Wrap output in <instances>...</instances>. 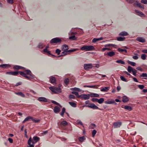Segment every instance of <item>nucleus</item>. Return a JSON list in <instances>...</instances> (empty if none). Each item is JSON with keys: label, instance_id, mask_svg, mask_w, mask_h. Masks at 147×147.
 <instances>
[{"label": "nucleus", "instance_id": "nucleus-21", "mask_svg": "<svg viewBox=\"0 0 147 147\" xmlns=\"http://www.w3.org/2000/svg\"><path fill=\"white\" fill-rule=\"evenodd\" d=\"M53 111L55 113H57L59 112L60 111V109L58 107L56 106L55 107Z\"/></svg>", "mask_w": 147, "mask_h": 147}, {"label": "nucleus", "instance_id": "nucleus-35", "mask_svg": "<svg viewBox=\"0 0 147 147\" xmlns=\"http://www.w3.org/2000/svg\"><path fill=\"white\" fill-rule=\"evenodd\" d=\"M133 68L130 66H129L127 67V70L128 72L129 73H131L132 72Z\"/></svg>", "mask_w": 147, "mask_h": 147}, {"label": "nucleus", "instance_id": "nucleus-49", "mask_svg": "<svg viewBox=\"0 0 147 147\" xmlns=\"http://www.w3.org/2000/svg\"><path fill=\"white\" fill-rule=\"evenodd\" d=\"M52 103H53V104H55V105H57L58 106H59L60 107H62L60 105L59 103H57L54 100H52Z\"/></svg>", "mask_w": 147, "mask_h": 147}, {"label": "nucleus", "instance_id": "nucleus-55", "mask_svg": "<svg viewBox=\"0 0 147 147\" xmlns=\"http://www.w3.org/2000/svg\"><path fill=\"white\" fill-rule=\"evenodd\" d=\"M61 52V50L59 49H57L55 51V52L56 53H57L58 55L60 54V52Z\"/></svg>", "mask_w": 147, "mask_h": 147}, {"label": "nucleus", "instance_id": "nucleus-61", "mask_svg": "<svg viewBox=\"0 0 147 147\" xmlns=\"http://www.w3.org/2000/svg\"><path fill=\"white\" fill-rule=\"evenodd\" d=\"M111 46H115V45H114V44H107L105 45V47H107Z\"/></svg>", "mask_w": 147, "mask_h": 147}, {"label": "nucleus", "instance_id": "nucleus-50", "mask_svg": "<svg viewBox=\"0 0 147 147\" xmlns=\"http://www.w3.org/2000/svg\"><path fill=\"white\" fill-rule=\"evenodd\" d=\"M106 50H108V51H110L111 50V49L110 48H107V47L103 48L102 49V51H105Z\"/></svg>", "mask_w": 147, "mask_h": 147}, {"label": "nucleus", "instance_id": "nucleus-57", "mask_svg": "<svg viewBox=\"0 0 147 147\" xmlns=\"http://www.w3.org/2000/svg\"><path fill=\"white\" fill-rule=\"evenodd\" d=\"M98 99L96 98H93L92 99V101L93 102H97Z\"/></svg>", "mask_w": 147, "mask_h": 147}, {"label": "nucleus", "instance_id": "nucleus-63", "mask_svg": "<svg viewBox=\"0 0 147 147\" xmlns=\"http://www.w3.org/2000/svg\"><path fill=\"white\" fill-rule=\"evenodd\" d=\"M8 140L9 141V142L10 143H12L13 142V140L12 138H9L8 139Z\"/></svg>", "mask_w": 147, "mask_h": 147}, {"label": "nucleus", "instance_id": "nucleus-37", "mask_svg": "<svg viewBox=\"0 0 147 147\" xmlns=\"http://www.w3.org/2000/svg\"><path fill=\"white\" fill-rule=\"evenodd\" d=\"M69 39L71 40H76L77 38L75 36V35H73L70 36L69 37Z\"/></svg>", "mask_w": 147, "mask_h": 147}, {"label": "nucleus", "instance_id": "nucleus-16", "mask_svg": "<svg viewBox=\"0 0 147 147\" xmlns=\"http://www.w3.org/2000/svg\"><path fill=\"white\" fill-rule=\"evenodd\" d=\"M75 28H72L70 31L68 33V34L69 35H74L77 34L76 32H74Z\"/></svg>", "mask_w": 147, "mask_h": 147}, {"label": "nucleus", "instance_id": "nucleus-48", "mask_svg": "<svg viewBox=\"0 0 147 147\" xmlns=\"http://www.w3.org/2000/svg\"><path fill=\"white\" fill-rule=\"evenodd\" d=\"M77 123L78 124H80V125H81L83 126V124L82 123L80 120H78L77 121Z\"/></svg>", "mask_w": 147, "mask_h": 147}, {"label": "nucleus", "instance_id": "nucleus-26", "mask_svg": "<svg viewBox=\"0 0 147 147\" xmlns=\"http://www.w3.org/2000/svg\"><path fill=\"white\" fill-rule=\"evenodd\" d=\"M122 99V101L123 102H127L129 100L128 98L125 96H123Z\"/></svg>", "mask_w": 147, "mask_h": 147}, {"label": "nucleus", "instance_id": "nucleus-58", "mask_svg": "<svg viewBox=\"0 0 147 147\" xmlns=\"http://www.w3.org/2000/svg\"><path fill=\"white\" fill-rule=\"evenodd\" d=\"M72 94L75 95L76 96H78V93L76 91H72L71 92Z\"/></svg>", "mask_w": 147, "mask_h": 147}, {"label": "nucleus", "instance_id": "nucleus-64", "mask_svg": "<svg viewBox=\"0 0 147 147\" xmlns=\"http://www.w3.org/2000/svg\"><path fill=\"white\" fill-rule=\"evenodd\" d=\"M131 77L132 78H133V79L134 81L136 82H138V81L137 80V79L134 77H133L131 76Z\"/></svg>", "mask_w": 147, "mask_h": 147}, {"label": "nucleus", "instance_id": "nucleus-7", "mask_svg": "<svg viewBox=\"0 0 147 147\" xmlns=\"http://www.w3.org/2000/svg\"><path fill=\"white\" fill-rule=\"evenodd\" d=\"M32 140V138L30 137L28 140V147H34L35 143H34V141Z\"/></svg>", "mask_w": 147, "mask_h": 147}, {"label": "nucleus", "instance_id": "nucleus-56", "mask_svg": "<svg viewBox=\"0 0 147 147\" xmlns=\"http://www.w3.org/2000/svg\"><path fill=\"white\" fill-rule=\"evenodd\" d=\"M69 98L71 99H74L75 98V96L73 95L70 94L69 96Z\"/></svg>", "mask_w": 147, "mask_h": 147}, {"label": "nucleus", "instance_id": "nucleus-39", "mask_svg": "<svg viewBox=\"0 0 147 147\" xmlns=\"http://www.w3.org/2000/svg\"><path fill=\"white\" fill-rule=\"evenodd\" d=\"M120 79L122 81L125 82H128V80H127L125 78L122 76H120Z\"/></svg>", "mask_w": 147, "mask_h": 147}, {"label": "nucleus", "instance_id": "nucleus-36", "mask_svg": "<svg viewBox=\"0 0 147 147\" xmlns=\"http://www.w3.org/2000/svg\"><path fill=\"white\" fill-rule=\"evenodd\" d=\"M69 104L72 107H76V103L73 102H69Z\"/></svg>", "mask_w": 147, "mask_h": 147}, {"label": "nucleus", "instance_id": "nucleus-15", "mask_svg": "<svg viewBox=\"0 0 147 147\" xmlns=\"http://www.w3.org/2000/svg\"><path fill=\"white\" fill-rule=\"evenodd\" d=\"M11 67V65L9 64H3L0 65V67L3 68H7Z\"/></svg>", "mask_w": 147, "mask_h": 147}, {"label": "nucleus", "instance_id": "nucleus-59", "mask_svg": "<svg viewBox=\"0 0 147 147\" xmlns=\"http://www.w3.org/2000/svg\"><path fill=\"white\" fill-rule=\"evenodd\" d=\"M141 76L143 77H147V74L146 73H142V75Z\"/></svg>", "mask_w": 147, "mask_h": 147}, {"label": "nucleus", "instance_id": "nucleus-33", "mask_svg": "<svg viewBox=\"0 0 147 147\" xmlns=\"http://www.w3.org/2000/svg\"><path fill=\"white\" fill-rule=\"evenodd\" d=\"M13 68L15 69H19L22 68L24 69V67H23L21 66L18 65H15L13 67Z\"/></svg>", "mask_w": 147, "mask_h": 147}, {"label": "nucleus", "instance_id": "nucleus-28", "mask_svg": "<svg viewBox=\"0 0 147 147\" xmlns=\"http://www.w3.org/2000/svg\"><path fill=\"white\" fill-rule=\"evenodd\" d=\"M69 49L68 46L66 45H64L63 46L62 50L64 51H67Z\"/></svg>", "mask_w": 147, "mask_h": 147}, {"label": "nucleus", "instance_id": "nucleus-22", "mask_svg": "<svg viewBox=\"0 0 147 147\" xmlns=\"http://www.w3.org/2000/svg\"><path fill=\"white\" fill-rule=\"evenodd\" d=\"M33 119V117L29 116L27 117H26L24 120L23 121L22 123H24L25 122L27 121H28L30 119H32H32Z\"/></svg>", "mask_w": 147, "mask_h": 147}, {"label": "nucleus", "instance_id": "nucleus-51", "mask_svg": "<svg viewBox=\"0 0 147 147\" xmlns=\"http://www.w3.org/2000/svg\"><path fill=\"white\" fill-rule=\"evenodd\" d=\"M32 121H33L35 123H38L40 122V120L39 119H34L33 117V119H32Z\"/></svg>", "mask_w": 147, "mask_h": 147}, {"label": "nucleus", "instance_id": "nucleus-20", "mask_svg": "<svg viewBox=\"0 0 147 147\" xmlns=\"http://www.w3.org/2000/svg\"><path fill=\"white\" fill-rule=\"evenodd\" d=\"M105 104H109L116 103L115 101L113 100H108L105 101Z\"/></svg>", "mask_w": 147, "mask_h": 147}, {"label": "nucleus", "instance_id": "nucleus-46", "mask_svg": "<svg viewBox=\"0 0 147 147\" xmlns=\"http://www.w3.org/2000/svg\"><path fill=\"white\" fill-rule=\"evenodd\" d=\"M118 50L119 52H123V51L125 52L126 53L127 52V51L124 49H122L121 48H118Z\"/></svg>", "mask_w": 147, "mask_h": 147}, {"label": "nucleus", "instance_id": "nucleus-62", "mask_svg": "<svg viewBox=\"0 0 147 147\" xmlns=\"http://www.w3.org/2000/svg\"><path fill=\"white\" fill-rule=\"evenodd\" d=\"M123 73L124 74H125L128 76H131V77L132 76L131 75V74H129V73H128L127 71H123Z\"/></svg>", "mask_w": 147, "mask_h": 147}, {"label": "nucleus", "instance_id": "nucleus-5", "mask_svg": "<svg viewBox=\"0 0 147 147\" xmlns=\"http://www.w3.org/2000/svg\"><path fill=\"white\" fill-rule=\"evenodd\" d=\"M62 38H60L58 37H56L52 39L50 42L51 44L61 43V42Z\"/></svg>", "mask_w": 147, "mask_h": 147}, {"label": "nucleus", "instance_id": "nucleus-17", "mask_svg": "<svg viewBox=\"0 0 147 147\" xmlns=\"http://www.w3.org/2000/svg\"><path fill=\"white\" fill-rule=\"evenodd\" d=\"M135 6H137L141 8H144V6L143 5H142L140 3H139L136 1L134 4Z\"/></svg>", "mask_w": 147, "mask_h": 147}, {"label": "nucleus", "instance_id": "nucleus-42", "mask_svg": "<svg viewBox=\"0 0 147 147\" xmlns=\"http://www.w3.org/2000/svg\"><path fill=\"white\" fill-rule=\"evenodd\" d=\"M116 62L122 64H124L125 63V62L121 60H117L116 61Z\"/></svg>", "mask_w": 147, "mask_h": 147}, {"label": "nucleus", "instance_id": "nucleus-18", "mask_svg": "<svg viewBox=\"0 0 147 147\" xmlns=\"http://www.w3.org/2000/svg\"><path fill=\"white\" fill-rule=\"evenodd\" d=\"M70 90H71L77 91L78 92H84V91L80 89L79 88L76 87L70 88Z\"/></svg>", "mask_w": 147, "mask_h": 147}, {"label": "nucleus", "instance_id": "nucleus-2", "mask_svg": "<svg viewBox=\"0 0 147 147\" xmlns=\"http://www.w3.org/2000/svg\"><path fill=\"white\" fill-rule=\"evenodd\" d=\"M85 104L88 105H84L83 106V107H88L94 109H100L94 104L90 103L88 100L86 101L85 102Z\"/></svg>", "mask_w": 147, "mask_h": 147}, {"label": "nucleus", "instance_id": "nucleus-53", "mask_svg": "<svg viewBox=\"0 0 147 147\" xmlns=\"http://www.w3.org/2000/svg\"><path fill=\"white\" fill-rule=\"evenodd\" d=\"M66 85H67L69 84V79L68 78L65 79L64 81Z\"/></svg>", "mask_w": 147, "mask_h": 147}, {"label": "nucleus", "instance_id": "nucleus-44", "mask_svg": "<svg viewBox=\"0 0 147 147\" xmlns=\"http://www.w3.org/2000/svg\"><path fill=\"white\" fill-rule=\"evenodd\" d=\"M146 56L145 54H143L141 55V57L142 59L144 60L146 59Z\"/></svg>", "mask_w": 147, "mask_h": 147}, {"label": "nucleus", "instance_id": "nucleus-25", "mask_svg": "<svg viewBox=\"0 0 147 147\" xmlns=\"http://www.w3.org/2000/svg\"><path fill=\"white\" fill-rule=\"evenodd\" d=\"M15 94L22 97H25V95L21 92H15Z\"/></svg>", "mask_w": 147, "mask_h": 147}, {"label": "nucleus", "instance_id": "nucleus-40", "mask_svg": "<svg viewBox=\"0 0 147 147\" xmlns=\"http://www.w3.org/2000/svg\"><path fill=\"white\" fill-rule=\"evenodd\" d=\"M60 124L61 125H62L63 126H65L67 125V122L65 121H62Z\"/></svg>", "mask_w": 147, "mask_h": 147}, {"label": "nucleus", "instance_id": "nucleus-32", "mask_svg": "<svg viewBox=\"0 0 147 147\" xmlns=\"http://www.w3.org/2000/svg\"><path fill=\"white\" fill-rule=\"evenodd\" d=\"M115 54V53L113 51L109 52L107 53V55L110 57H112L114 56Z\"/></svg>", "mask_w": 147, "mask_h": 147}, {"label": "nucleus", "instance_id": "nucleus-4", "mask_svg": "<svg viewBox=\"0 0 147 147\" xmlns=\"http://www.w3.org/2000/svg\"><path fill=\"white\" fill-rule=\"evenodd\" d=\"M49 89L53 92L55 94H57L58 92H61V89L59 87H49Z\"/></svg>", "mask_w": 147, "mask_h": 147}, {"label": "nucleus", "instance_id": "nucleus-27", "mask_svg": "<svg viewBox=\"0 0 147 147\" xmlns=\"http://www.w3.org/2000/svg\"><path fill=\"white\" fill-rule=\"evenodd\" d=\"M43 52L45 54H46L48 55H49L50 54H51L50 51L46 49H44L43 50Z\"/></svg>", "mask_w": 147, "mask_h": 147}, {"label": "nucleus", "instance_id": "nucleus-60", "mask_svg": "<svg viewBox=\"0 0 147 147\" xmlns=\"http://www.w3.org/2000/svg\"><path fill=\"white\" fill-rule=\"evenodd\" d=\"M95 124L93 123H92L91 124L90 126V128H94V127L95 126Z\"/></svg>", "mask_w": 147, "mask_h": 147}, {"label": "nucleus", "instance_id": "nucleus-54", "mask_svg": "<svg viewBox=\"0 0 147 147\" xmlns=\"http://www.w3.org/2000/svg\"><path fill=\"white\" fill-rule=\"evenodd\" d=\"M138 87L140 89H142L144 87L143 85H139L138 86Z\"/></svg>", "mask_w": 147, "mask_h": 147}, {"label": "nucleus", "instance_id": "nucleus-29", "mask_svg": "<svg viewBox=\"0 0 147 147\" xmlns=\"http://www.w3.org/2000/svg\"><path fill=\"white\" fill-rule=\"evenodd\" d=\"M45 46V45L42 43H40L38 45V47L40 49H42Z\"/></svg>", "mask_w": 147, "mask_h": 147}, {"label": "nucleus", "instance_id": "nucleus-23", "mask_svg": "<svg viewBox=\"0 0 147 147\" xmlns=\"http://www.w3.org/2000/svg\"><path fill=\"white\" fill-rule=\"evenodd\" d=\"M128 35V33L125 31H123L119 33V36H126Z\"/></svg>", "mask_w": 147, "mask_h": 147}, {"label": "nucleus", "instance_id": "nucleus-11", "mask_svg": "<svg viewBox=\"0 0 147 147\" xmlns=\"http://www.w3.org/2000/svg\"><path fill=\"white\" fill-rule=\"evenodd\" d=\"M92 66L91 64H85L84 65V68L85 70H88L89 69H91Z\"/></svg>", "mask_w": 147, "mask_h": 147}, {"label": "nucleus", "instance_id": "nucleus-52", "mask_svg": "<svg viewBox=\"0 0 147 147\" xmlns=\"http://www.w3.org/2000/svg\"><path fill=\"white\" fill-rule=\"evenodd\" d=\"M96 132H97L96 131V130H95V129L93 130L92 131V136L93 137H94L95 136V135L96 134Z\"/></svg>", "mask_w": 147, "mask_h": 147}, {"label": "nucleus", "instance_id": "nucleus-8", "mask_svg": "<svg viewBox=\"0 0 147 147\" xmlns=\"http://www.w3.org/2000/svg\"><path fill=\"white\" fill-rule=\"evenodd\" d=\"M78 50V49H75L69 50L67 51H64L62 52L61 53L63 54V56H64L66 55L69 54V52H73L77 51Z\"/></svg>", "mask_w": 147, "mask_h": 147}, {"label": "nucleus", "instance_id": "nucleus-10", "mask_svg": "<svg viewBox=\"0 0 147 147\" xmlns=\"http://www.w3.org/2000/svg\"><path fill=\"white\" fill-rule=\"evenodd\" d=\"M50 82L53 85L56 84V80L55 78L53 76H51L50 78Z\"/></svg>", "mask_w": 147, "mask_h": 147}, {"label": "nucleus", "instance_id": "nucleus-38", "mask_svg": "<svg viewBox=\"0 0 147 147\" xmlns=\"http://www.w3.org/2000/svg\"><path fill=\"white\" fill-rule=\"evenodd\" d=\"M104 101V99L103 98H100V99H98L97 102H98L100 104L102 103Z\"/></svg>", "mask_w": 147, "mask_h": 147}, {"label": "nucleus", "instance_id": "nucleus-12", "mask_svg": "<svg viewBox=\"0 0 147 147\" xmlns=\"http://www.w3.org/2000/svg\"><path fill=\"white\" fill-rule=\"evenodd\" d=\"M121 124L122 123L121 122H117L114 123L113 125L114 128H117L119 127Z\"/></svg>", "mask_w": 147, "mask_h": 147}, {"label": "nucleus", "instance_id": "nucleus-31", "mask_svg": "<svg viewBox=\"0 0 147 147\" xmlns=\"http://www.w3.org/2000/svg\"><path fill=\"white\" fill-rule=\"evenodd\" d=\"M90 96L91 97H98L99 96V95L97 94L92 93L90 94Z\"/></svg>", "mask_w": 147, "mask_h": 147}, {"label": "nucleus", "instance_id": "nucleus-41", "mask_svg": "<svg viewBox=\"0 0 147 147\" xmlns=\"http://www.w3.org/2000/svg\"><path fill=\"white\" fill-rule=\"evenodd\" d=\"M127 62L128 63L130 64L131 65L133 66H135L136 65V63L134 62L128 61H127Z\"/></svg>", "mask_w": 147, "mask_h": 147}, {"label": "nucleus", "instance_id": "nucleus-45", "mask_svg": "<svg viewBox=\"0 0 147 147\" xmlns=\"http://www.w3.org/2000/svg\"><path fill=\"white\" fill-rule=\"evenodd\" d=\"M134 55H136L133 56V58L135 60L138 59L139 58L137 56L138 54L137 53H134Z\"/></svg>", "mask_w": 147, "mask_h": 147}, {"label": "nucleus", "instance_id": "nucleus-9", "mask_svg": "<svg viewBox=\"0 0 147 147\" xmlns=\"http://www.w3.org/2000/svg\"><path fill=\"white\" fill-rule=\"evenodd\" d=\"M135 13L137 15L142 17H145V15L141 11L138 10L136 9L135 10Z\"/></svg>", "mask_w": 147, "mask_h": 147}, {"label": "nucleus", "instance_id": "nucleus-30", "mask_svg": "<svg viewBox=\"0 0 147 147\" xmlns=\"http://www.w3.org/2000/svg\"><path fill=\"white\" fill-rule=\"evenodd\" d=\"M117 40L119 41H123L125 39L124 37H118L117 38Z\"/></svg>", "mask_w": 147, "mask_h": 147}, {"label": "nucleus", "instance_id": "nucleus-1", "mask_svg": "<svg viewBox=\"0 0 147 147\" xmlns=\"http://www.w3.org/2000/svg\"><path fill=\"white\" fill-rule=\"evenodd\" d=\"M19 73L20 74L26 78L27 79L31 80L32 79L34 78V76L32 74L31 71L28 69H24L23 72L22 71H12V75L16 76Z\"/></svg>", "mask_w": 147, "mask_h": 147}, {"label": "nucleus", "instance_id": "nucleus-13", "mask_svg": "<svg viewBox=\"0 0 147 147\" xmlns=\"http://www.w3.org/2000/svg\"><path fill=\"white\" fill-rule=\"evenodd\" d=\"M38 100L40 102H47L48 101V100L47 98H46L43 97H39L38 99Z\"/></svg>", "mask_w": 147, "mask_h": 147}, {"label": "nucleus", "instance_id": "nucleus-14", "mask_svg": "<svg viewBox=\"0 0 147 147\" xmlns=\"http://www.w3.org/2000/svg\"><path fill=\"white\" fill-rule=\"evenodd\" d=\"M136 40L142 43H144L146 42L145 39L142 37H138L136 39Z\"/></svg>", "mask_w": 147, "mask_h": 147}, {"label": "nucleus", "instance_id": "nucleus-47", "mask_svg": "<svg viewBox=\"0 0 147 147\" xmlns=\"http://www.w3.org/2000/svg\"><path fill=\"white\" fill-rule=\"evenodd\" d=\"M98 41H99L98 38H94L93 39V40H92V42L93 43H95Z\"/></svg>", "mask_w": 147, "mask_h": 147}, {"label": "nucleus", "instance_id": "nucleus-19", "mask_svg": "<svg viewBox=\"0 0 147 147\" xmlns=\"http://www.w3.org/2000/svg\"><path fill=\"white\" fill-rule=\"evenodd\" d=\"M32 140L34 141V143L35 144L39 140L40 138L37 136H35L33 137L32 138Z\"/></svg>", "mask_w": 147, "mask_h": 147}, {"label": "nucleus", "instance_id": "nucleus-43", "mask_svg": "<svg viewBox=\"0 0 147 147\" xmlns=\"http://www.w3.org/2000/svg\"><path fill=\"white\" fill-rule=\"evenodd\" d=\"M85 138L84 136L80 137L79 138V141L82 142H83V141L85 140Z\"/></svg>", "mask_w": 147, "mask_h": 147}, {"label": "nucleus", "instance_id": "nucleus-6", "mask_svg": "<svg viewBox=\"0 0 147 147\" xmlns=\"http://www.w3.org/2000/svg\"><path fill=\"white\" fill-rule=\"evenodd\" d=\"M90 94H83L80 95V97L82 99L86 100L90 98Z\"/></svg>", "mask_w": 147, "mask_h": 147}, {"label": "nucleus", "instance_id": "nucleus-34", "mask_svg": "<svg viewBox=\"0 0 147 147\" xmlns=\"http://www.w3.org/2000/svg\"><path fill=\"white\" fill-rule=\"evenodd\" d=\"M124 108L125 109L129 111H131L132 110V107H131L129 106H125Z\"/></svg>", "mask_w": 147, "mask_h": 147}, {"label": "nucleus", "instance_id": "nucleus-3", "mask_svg": "<svg viewBox=\"0 0 147 147\" xmlns=\"http://www.w3.org/2000/svg\"><path fill=\"white\" fill-rule=\"evenodd\" d=\"M94 49V47L92 45H84L80 48L81 50L83 51L85 50L86 51H93Z\"/></svg>", "mask_w": 147, "mask_h": 147}, {"label": "nucleus", "instance_id": "nucleus-24", "mask_svg": "<svg viewBox=\"0 0 147 147\" xmlns=\"http://www.w3.org/2000/svg\"><path fill=\"white\" fill-rule=\"evenodd\" d=\"M109 87H102L100 91L102 92H107L109 90Z\"/></svg>", "mask_w": 147, "mask_h": 147}]
</instances>
